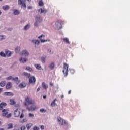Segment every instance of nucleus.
Listing matches in <instances>:
<instances>
[{
	"mask_svg": "<svg viewBox=\"0 0 130 130\" xmlns=\"http://www.w3.org/2000/svg\"><path fill=\"white\" fill-rule=\"evenodd\" d=\"M68 72H69V64H67V63H64L63 73L64 75V77L68 76Z\"/></svg>",
	"mask_w": 130,
	"mask_h": 130,
	"instance_id": "nucleus-1",
	"label": "nucleus"
},
{
	"mask_svg": "<svg viewBox=\"0 0 130 130\" xmlns=\"http://www.w3.org/2000/svg\"><path fill=\"white\" fill-rule=\"evenodd\" d=\"M57 120L58 122H60L59 124L60 125H68V122L66 121V120L61 119V118L58 117H57Z\"/></svg>",
	"mask_w": 130,
	"mask_h": 130,
	"instance_id": "nucleus-2",
	"label": "nucleus"
},
{
	"mask_svg": "<svg viewBox=\"0 0 130 130\" xmlns=\"http://www.w3.org/2000/svg\"><path fill=\"white\" fill-rule=\"evenodd\" d=\"M25 103H24V105H25V106H27V103H28V104H34V101H33V100L32 99H30V98L28 96L25 98Z\"/></svg>",
	"mask_w": 130,
	"mask_h": 130,
	"instance_id": "nucleus-3",
	"label": "nucleus"
},
{
	"mask_svg": "<svg viewBox=\"0 0 130 130\" xmlns=\"http://www.w3.org/2000/svg\"><path fill=\"white\" fill-rule=\"evenodd\" d=\"M36 19L37 20V21L34 23V26L37 27L38 26V23H40L41 22H42V18L40 17V16H36Z\"/></svg>",
	"mask_w": 130,
	"mask_h": 130,
	"instance_id": "nucleus-4",
	"label": "nucleus"
},
{
	"mask_svg": "<svg viewBox=\"0 0 130 130\" xmlns=\"http://www.w3.org/2000/svg\"><path fill=\"white\" fill-rule=\"evenodd\" d=\"M19 6H21L22 8H27L26 6V0H18Z\"/></svg>",
	"mask_w": 130,
	"mask_h": 130,
	"instance_id": "nucleus-5",
	"label": "nucleus"
},
{
	"mask_svg": "<svg viewBox=\"0 0 130 130\" xmlns=\"http://www.w3.org/2000/svg\"><path fill=\"white\" fill-rule=\"evenodd\" d=\"M55 26L58 30H59L62 28V26H61V23H60V21L57 20L56 22L55 23Z\"/></svg>",
	"mask_w": 130,
	"mask_h": 130,
	"instance_id": "nucleus-6",
	"label": "nucleus"
},
{
	"mask_svg": "<svg viewBox=\"0 0 130 130\" xmlns=\"http://www.w3.org/2000/svg\"><path fill=\"white\" fill-rule=\"evenodd\" d=\"M36 82V79L35 78V77L31 76L29 78V84H32V85H35Z\"/></svg>",
	"mask_w": 130,
	"mask_h": 130,
	"instance_id": "nucleus-7",
	"label": "nucleus"
},
{
	"mask_svg": "<svg viewBox=\"0 0 130 130\" xmlns=\"http://www.w3.org/2000/svg\"><path fill=\"white\" fill-rule=\"evenodd\" d=\"M8 113H9V109H4L2 110V116H6Z\"/></svg>",
	"mask_w": 130,
	"mask_h": 130,
	"instance_id": "nucleus-8",
	"label": "nucleus"
},
{
	"mask_svg": "<svg viewBox=\"0 0 130 130\" xmlns=\"http://www.w3.org/2000/svg\"><path fill=\"white\" fill-rule=\"evenodd\" d=\"M27 109L29 111H34V110H36L37 109V107L35 105H33L30 107H27Z\"/></svg>",
	"mask_w": 130,
	"mask_h": 130,
	"instance_id": "nucleus-9",
	"label": "nucleus"
},
{
	"mask_svg": "<svg viewBox=\"0 0 130 130\" xmlns=\"http://www.w3.org/2000/svg\"><path fill=\"white\" fill-rule=\"evenodd\" d=\"M20 112L17 109L15 111H14V115L15 117H19L20 116Z\"/></svg>",
	"mask_w": 130,
	"mask_h": 130,
	"instance_id": "nucleus-10",
	"label": "nucleus"
},
{
	"mask_svg": "<svg viewBox=\"0 0 130 130\" xmlns=\"http://www.w3.org/2000/svg\"><path fill=\"white\" fill-rule=\"evenodd\" d=\"M21 55H23L24 56H28L29 55V52H28L27 50H24L21 53Z\"/></svg>",
	"mask_w": 130,
	"mask_h": 130,
	"instance_id": "nucleus-11",
	"label": "nucleus"
},
{
	"mask_svg": "<svg viewBox=\"0 0 130 130\" xmlns=\"http://www.w3.org/2000/svg\"><path fill=\"white\" fill-rule=\"evenodd\" d=\"M38 13H40L41 14H42V13H43L44 14H45L47 13L48 10L46 9H42V8H41L38 10Z\"/></svg>",
	"mask_w": 130,
	"mask_h": 130,
	"instance_id": "nucleus-12",
	"label": "nucleus"
},
{
	"mask_svg": "<svg viewBox=\"0 0 130 130\" xmlns=\"http://www.w3.org/2000/svg\"><path fill=\"white\" fill-rule=\"evenodd\" d=\"M22 76H24V77H26V78H27V79H29V78H31V74L27 72H24L22 74Z\"/></svg>",
	"mask_w": 130,
	"mask_h": 130,
	"instance_id": "nucleus-13",
	"label": "nucleus"
},
{
	"mask_svg": "<svg viewBox=\"0 0 130 130\" xmlns=\"http://www.w3.org/2000/svg\"><path fill=\"white\" fill-rule=\"evenodd\" d=\"M26 86H27V84H26L25 82H23L19 84V87L22 89L23 88H25Z\"/></svg>",
	"mask_w": 130,
	"mask_h": 130,
	"instance_id": "nucleus-14",
	"label": "nucleus"
},
{
	"mask_svg": "<svg viewBox=\"0 0 130 130\" xmlns=\"http://www.w3.org/2000/svg\"><path fill=\"white\" fill-rule=\"evenodd\" d=\"M57 99H55L51 103V106H52V107H53L54 106H57V104H56L55 103V101H56Z\"/></svg>",
	"mask_w": 130,
	"mask_h": 130,
	"instance_id": "nucleus-15",
	"label": "nucleus"
},
{
	"mask_svg": "<svg viewBox=\"0 0 130 130\" xmlns=\"http://www.w3.org/2000/svg\"><path fill=\"white\" fill-rule=\"evenodd\" d=\"M6 89H7V90H9V89H11V88H12V83L11 82H8L6 86Z\"/></svg>",
	"mask_w": 130,
	"mask_h": 130,
	"instance_id": "nucleus-16",
	"label": "nucleus"
},
{
	"mask_svg": "<svg viewBox=\"0 0 130 130\" xmlns=\"http://www.w3.org/2000/svg\"><path fill=\"white\" fill-rule=\"evenodd\" d=\"M19 60L20 62H22V63H24V62H26V61H28V59L27 58H23L22 57L20 58Z\"/></svg>",
	"mask_w": 130,
	"mask_h": 130,
	"instance_id": "nucleus-17",
	"label": "nucleus"
},
{
	"mask_svg": "<svg viewBox=\"0 0 130 130\" xmlns=\"http://www.w3.org/2000/svg\"><path fill=\"white\" fill-rule=\"evenodd\" d=\"M44 35L43 34L41 35V36H39L38 37V38H40V40H41V42H46V41H47V40H42L41 39L42 37H44Z\"/></svg>",
	"mask_w": 130,
	"mask_h": 130,
	"instance_id": "nucleus-18",
	"label": "nucleus"
},
{
	"mask_svg": "<svg viewBox=\"0 0 130 130\" xmlns=\"http://www.w3.org/2000/svg\"><path fill=\"white\" fill-rule=\"evenodd\" d=\"M10 105H15L16 104V101H15V99H12L10 100Z\"/></svg>",
	"mask_w": 130,
	"mask_h": 130,
	"instance_id": "nucleus-19",
	"label": "nucleus"
},
{
	"mask_svg": "<svg viewBox=\"0 0 130 130\" xmlns=\"http://www.w3.org/2000/svg\"><path fill=\"white\" fill-rule=\"evenodd\" d=\"M4 95L5 96H14V93H12V92H4Z\"/></svg>",
	"mask_w": 130,
	"mask_h": 130,
	"instance_id": "nucleus-20",
	"label": "nucleus"
},
{
	"mask_svg": "<svg viewBox=\"0 0 130 130\" xmlns=\"http://www.w3.org/2000/svg\"><path fill=\"white\" fill-rule=\"evenodd\" d=\"M32 126H33V123H30L27 124L26 125L27 129V130L30 129V128H31V127H32Z\"/></svg>",
	"mask_w": 130,
	"mask_h": 130,
	"instance_id": "nucleus-21",
	"label": "nucleus"
},
{
	"mask_svg": "<svg viewBox=\"0 0 130 130\" xmlns=\"http://www.w3.org/2000/svg\"><path fill=\"white\" fill-rule=\"evenodd\" d=\"M42 87L43 88H44V89H45V90H46V89H47L48 88V85L46 84H45V82H43L42 83Z\"/></svg>",
	"mask_w": 130,
	"mask_h": 130,
	"instance_id": "nucleus-22",
	"label": "nucleus"
},
{
	"mask_svg": "<svg viewBox=\"0 0 130 130\" xmlns=\"http://www.w3.org/2000/svg\"><path fill=\"white\" fill-rule=\"evenodd\" d=\"M13 14L15 15H19L20 14V11L17 9H14Z\"/></svg>",
	"mask_w": 130,
	"mask_h": 130,
	"instance_id": "nucleus-23",
	"label": "nucleus"
},
{
	"mask_svg": "<svg viewBox=\"0 0 130 130\" xmlns=\"http://www.w3.org/2000/svg\"><path fill=\"white\" fill-rule=\"evenodd\" d=\"M35 67L37 70H41V66L39 64H35Z\"/></svg>",
	"mask_w": 130,
	"mask_h": 130,
	"instance_id": "nucleus-24",
	"label": "nucleus"
},
{
	"mask_svg": "<svg viewBox=\"0 0 130 130\" xmlns=\"http://www.w3.org/2000/svg\"><path fill=\"white\" fill-rule=\"evenodd\" d=\"M49 69L52 70V69L54 68V62H52L51 63L49 66Z\"/></svg>",
	"mask_w": 130,
	"mask_h": 130,
	"instance_id": "nucleus-25",
	"label": "nucleus"
},
{
	"mask_svg": "<svg viewBox=\"0 0 130 130\" xmlns=\"http://www.w3.org/2000/svg\"><path fill=\"white\" fill-rule=\"evenodd\" d=\"M8 129H12V128H13V125L12 123H9L8 125Z\"/></svg>",
	"mask_w": 130,
	"mask_h": 130,
	"instance_id": "nucleus-26",
	"label": "nucleus"
},
{
	"mask_svg": "<svg viewBox=\"0 0 130 130\" xmlns=\"http://www.w3.org/2000/svg\"><path fill=\"white\" fill-rule=\"evenodd\" d=\"M5 86H6V81H1L0 82V86L5 87Z\"/></svg>",
	"mask_w": 130,
	"mask_h": 130,
	"instance_id": "nucleus-27",
	"label": "nucleus"
},
{
	"mask_svg": "<svg viewBox=\"0 0 130 130\" xmlns=\"http://www.w3.org/2000/svg\"><path fill=\"white\" fill-rule=\"evenodd\" d=\"M3 9L4 10H9L10 9V6L9 5H5L3 7Z\"/></svg>",
	"mask_w": 130,
	"mask_h": 130,
	"instance_id": "nucleus-28",
	"label": "nucleus"
},
{
	"mask_svg": "<svg viewBox=\"0 0 130 130\" xmlns=\"http://www.w3.org/2000/svg\"><path fill=\"white\" fill-rule=\"evenodd\" d=\"M63 41L66 42V43H68V44H70V41L69 40V39L68 38H65L63 39Z\"/></svg>",
	"mask_w": 130,
	"mask_h": 130,
	"instance_id": "nucleus-29",
	"label": "nucleus"
},
{
	"mask_svg": "<svg viewBox=\"0 0 130 130\" xmlns=\"http://www.w3.org/2000/svg\"><path fill=\"white\" fill-rule=\"evenodd\" d=\"M6 54L7 56H11V55H12V53L10 51H6Z\"/></svg>",
	"mask_w": 130,
	"mask_h": 130,
	"instance_id": "nucleus-30",
	"label": "nucleus"
},
{
	"mask_svg": "<svg viewBox=\"0 0 130 130\" xmlns=\"http://www.w3.org/2000/svg\"><path fill=\"white\" fill-rule=\"evenodd\" d=\"M12 81H14L15 83H18L19 82V78L18 77L13 78Z\"/></svg>",
	"mask_w": 130,
	"mask_h": 130,
	"instance_id": "nucleus-31",
	"label": "nucleus"
},
{
	"mask_svg": "<svg viewBox=\"0 0 130 130\" xmlns=\"http://www.w3.org/2000/svg\"><path fill=\"white\" fill-rule=\"evenodd\" d=\"M26 70H27V71H28V72H33V69L30 67H27Z\"/></svg>",
	"mask_w": 130,
	"mask_h": 130,
	"instance_id": "nucleus-32",
	"label": "nucleus"
},
{
	"mask_svg": "<svg viewBox=\"0 0 130 130\" xmlns=\"http://www.w3.org/2000/svg\"><path fill=\"white\" fill-rule=\"evenodd\" d=\"M44 4L43 3V1L42 0H41L39 2V6L40 7H42V6H44Z\"/></svg>",
	"mask_w": 130,
	"mask_h": 130,
	"instance_id": "nucleus-33",
	"label": "nucleus"
},
{
	"mask_svg": "<svg viewBox=\"0 0 130 130\" xmlns=\"http://www.w3.org/2000/svg\"><path fill=\"white\" fill-rule=\"evenodd\" d=\"M32 42L34 43H35V44H37V45L39 44V43H40V41L37 40H32Z\"/></svg>",
	"mask_w": 130,
	"mask_h": 130,
	"instance_id": "nucleus-34",
	"label": "nucleus"
},
{
	"mask_svg": "<svg viewBox=\"0 0 130 130\" xmlns=\"http://www.w3.org/2000/svg\"><path fill=\"white\" fill-rule=\"evenodd\" d=\"M21 50V48L20 47H17L15 48V52H19Z\"/></svg>",
	"mask_w": 130,
	"mask_h": 130,
	"instance_id": "nucleus-35",
	"label": "nucleus"
},
{
	"mask_svg": "<svg viewBox=\"0 0 130 130\" xmlns=\"http://www.w3.org/2000/svg\"><path fill=\"white\" fill-rule=\"evenodd\" d=\"M30 28V24H27L25 27H24V30H28V29Z\"/></svg>",
	"mask_w": 130,
	"mask_h": 130,
	"instance_id": "nucleus-36",
	"label": "nucleus"
},
{
	"mask_svg": "<svg viewBox=\"0 0 130 130\" xmlns=\"http://www.w3.org/2000/svg\"><path fill=\"white\" fill-rule=\"evenodd\" d=\"M0 55H1V56H3V57H6V54H5V53H4V52H1Z\"/></svg>",
	"mask_w": 130,
	"mask_h": 130,
	"instance_id": "nucleus-37",
	"label": "nucleus"
},
{
	"mask_svg": "<svg viewBox=\"0 0 130 130\" xmlns=\"http://www.w3.org/2000/svg\"><path fill=\"white\" fill-rule=\"evenodd\" d=\"M0 105H2L3 107H5V106H7V103L5 102H2L0 104Z\"/></svg>",
	"mask_w": 130,
	"mask_h": 130,
	"instance_id": "nucleus-38",
	"label": "nucleus"
},
{
	"mask_svg": "<svg viewBox=\"0 0 130 130\" xmlns=\"http://www.w3.org/2000/svg\"><path fill=\"white\" fill-rule=\"evenodd\" d=\"M13 76H10L6 78V79L8 80V81H9L10 80H13Z\"/></svg>",
	"mask_w": 130,
	"mask_h": 130,
	"instance_id": "nucleus-39",
	"label": "nucleus"
},
{
	"mask_svg": "<svg viewBox=\"0 0 130 130\" xmlns=\"http://www.w3.org/2000/svg\"><path fill=\"white\" fill-rule=\"evenodd\" d=\"M40 112H42V113H43L44 112H46V110L44 109L43 108H42L40 110Z\"/></svg>",
	"mask_w": 130,
	"mask_h": 130,
	"instance_id": "nucleus-40",
	"label": "nucleus"
},
{
	"mask_svg": "<svg viewBox=\"0 0 130 130\" xmlns=\"http://www.w3.org/2000/svg\"><path fill=\"white\" fill-rule=\"evenodd\" d=\"M41 60H42V62L43 63H44V62H45V57H42L41 58Z\"/></svg>",
	"mask_w": 130,
	"mask_h": 130,
	"instance_id": "nucleus-41",
	"label": "nucleus"
},
{
	"mask_svg": "<svg viewBox=\"0 0 130 130\" xmlns=\"http://www.w3.org/2000/svg\"><path fill=\"white\" fill-rule=\"evenodd\" d=\"M11 116H12L11 113H9L7 115H6L7 118H10V117H11Z\"/></svg>",
	"mask_w": 130,
	"mask_h": 130,
	"instance_id": "nucleus-42",
	"label": "nucleus"
},
{
	"mask_svg": "<svg viewBox=\"0 0 130 130\" xmlns=\"http://www.w3.org/2000/svg\"><path fill=\"white\" fill-rule=\"evenodd\" d=\"M33 130H39V127L36 126H35L33 128Z\"/></svg>",
	"mask_w": 130,
	"mask_h": 130,
	"instance_id": "nucleus-43",
	"label": "nucleus"
},
{
	"mask_svg": "<svg viewBox=\"0 0 130 130\" xmlns=\"http://www.w3.org/2000/svg\"><path fill=\"white\" fill-rule=\"evenodd\" d=\"M29 117H34V114L32 113H29L28 115Z\"/></svg>",
	"mask_w": 130,
	"mask_h": 130,
	"instance_id": "nucleus-44",
	"label": "nucleus"
},
{
	"mask_svg": "<svg viewBox=\"0 0 130 130\" xmlns=\"http://www.w3.org/2000/svg\"><path fill=\"white\" fill-rule=\"evenodd\" d=\"M25 129H26V127L25 126H22L20 128V130H25Z\"/></svg>",
	"mask_w": 130,
	"mask_h": 130,
	"instance_id": "nucleus-45",
	"label": "nucleus"
},
{
	"mask_svg": "<svg viewBox=\"0 0 130 130\" xmlns=\"http://www.w3.org/2000/svg\"><path fill=\"white\" fill-rule=\"evenodd\" d=\"M24 116H25V115L23 114V113H22L20 116V118H23V117H24Z\"/></svg>",
	"mask_w": 130,
	"mask_h": 130,
	"instance_id": "nucleus-46",
	"label": "nucleus"
},
{
	"mask_svg": "<svg viewBox=\"0 0 130 130\" xmlns=\"http://www.w3.org/2000/svg\"><path fill=\"white\" fill-rule=\"evenodd\" d=\"M4 109V107L0 105V110H3Z\"/></svg>",
	"mask_w": 130,
	"mask_h": 130,
	"instance_id": "nucleus-47",
	"label": "nucleus"
},
{
	"mask_svg": "<svg viewBox=\"0 0 130 130\" xmlns=\"http://www.w3.org/2000/svg\"><path fill=\"white\" fill-rule=\"evenodd\" d=\"M70 72H71V74H74L75 71L73 69H71Z\"/></svg>",
	"mask_w": 130,
	"mask_h": 130,
	"instance_id": "nucleus-48",
	"label": "nucleus"
},
{
	"mask_svg": "<svg viewBox=\"0 0 130 130\" xmlns=\"http://www.w3.org/2000/svg\"><path fill=\"white\" fill-rule=\"evenodd\" d=\"M40 127H41V129L42 130L44 129V125H41V126H40Z\"/></svg>",
	"mask_w": 130,
	"mask_h": 130,
	"instance_id": "nucleus-49",
	"label": "nucleus"
},
{
	"mask_svg": "<svg viewBox=\"0 0 130 130\" xmlns=\"http://www.w3.org/2000/svg\"><path fill=\"white\" fill-rule=\"evenodd\" d=\"M48 51H49V53H50V54H52L53 53V52H51V49H48Z\"/></svg>",
	"mask_w": 130,
	"mask_h": 130,
	"instance_id": "nucleus-50",
	"label": "nucleus"
},
{
	"mask_svg": "<svg viewBox=\"0 0 130 130\" xmlns=\"http://www.w3.org/2000/svg\"><path fill=\"white\" fill-rule=\"evenodd\" d=\"M50 86H51V87L53 86V83L51 82H50Z\"/></svg>",
	"mask_w": 130,
	"mask_h": 130,
	"instance_id": "nucleus-51",
	"label": "nucleus"
},
{
	"mask_svg": "<svg viewBox=\"0 0 130 130\" xmlns=\"http://www.w3.org/2000/svg\"><path fill=\"white\" fill-rule=\"evenodd\" d=\"M27 9H28V10H30V9H32V6H28V7H27Z\"/></svg>",
	"mask_w": 130,
	"mask_h": 130,
	"instance_id": "nucleus-52",
	"label": "nucleus"
},
{
	"mask_svg": "<svg viewBox=\"0 0 130 130\" xmlns=\"http://www.w3.org/2000/svg\"><path fill=\"white\" fill-rule=\"evenodd\" d=\"M37 92H39V91H40V88L39 87L37 89Z\"/></svg>",
	"mask_w": 130,
	"mask_h": 130,
	"instance_id": "nucleus-53",
	"label": "nucleus"
},
{
	"mask_svg": "<svg viewBox=\"0 0 130 130\" xmlns=\"http://www.w3.org/2000/svg\"><path fill=\"white\" fill-rule=\"evenodd\" d=\"M71 92H72L71 90H69V91H68V94H69V95H70V94H71Z\"/></svg>",
	"mask_w": 130,
	"mask_h": 130,
	"instance_id": "nucleus-54",
	"label": "nucleus"
},
{
	"mask_svg": "<svg viewBox=\"0 0 130 130\" xmlns=\"http://www.w3.org/2000/svg\"><path fill=\"white\" fill-rule=\"evenodd\" d=\"M3 92V88H0V94Z\"/></svg>",
	"mask_w": 130,
	"mask_h": 130,
	"instance_id": "nucleus-55",
	"label": "nucleus"
},
{
	"mask_svg": "<svg viewBox=\"0 0 130 130\" xmlns=\"http://www.w3.org/2000/svg\"><path fill=\"white\" fill-rule=\"evenodd\" d=\"M43 98H44V99H45L46 98V95H44Z\"/></svg>",
	"mask_w": 130,
	"mask_h": 130,
	"instance_id": "nucleus-56",
	"label": "nucleus"
},
{
	"mask_svg": "<svg viewBox=\"0 0 130 130\" xmlns=\"http://www.w3.org/2000/svg\"><path fill=\"white\" fill-rule=\"evenodd\" d=\"M64 97V96L63 95H62L61 96V98H63Z\"/></svg>",
	"mask_w": 130,
	"mask_h": 130,
	"instance_id": "nucleus-57",
	"label": "nucleus"
},
{
	"mask_svg": "<svg viewBox=\"0 0 130 130\" xmlns=\"http://www.w3.org/2000/svg\"><path fill=\"white\" fill-rule=\"evenodd\" d=\"M3 122H2L1 121H0V125H2Z\"/></svg>",
	"mask_w": 130,
	"mask_h": 130,
	"instance_id": "nucleus-58",
	"label": "nucleus"
},
{
	"mask_svg": "<svg viewBox=\"0 0 130 130\" xmlns=\"http://www.w3.org/2000/svg\"><path fill=\"white\" fill-rule=\"evenodd\" d=\"M0 130H5V129L2 128H0Z\"/></svg>",
	"mask_w": 130,
	"mask_h": 130,
	"instance_id": "nucleus-59",
	"label": "nucleus"
},
{
	"mask_svg": "<svg viewBox=\"0 0 130 130\" xmlns=\"http://www.w3.org/2000/svg\"><path fill=\"white\" fill-rule=\"evenodd\" d=\"M25 120H23V121H21V122H25Z\"/></svg>",
	"mask_w": 130,
	"mask_h": 130,
	"instance_id": "nucleus-60",
	"label": "nucleus"
},
{
	"mask_svg": "<svg viewBox=\"0 0 130 130\" xmlns=\"http://www.w3.org/2000/svg\"><path fill=\"white\" fill-rule=\"evenodd\" d=\"M2 14V11L0 10V15Z\"/></svg>",
	"mask_w": 130,
	"mask_h": 130,
	"instance_id": "nucleus-61",
	"label": "nucleus"
},
{
	"mask_svg": "<svg viewBox=\"0 0 130 130\" xmlns=\"http://www.w3.org/2000/svg\"><path fill=\"white\" fill-rule=\"evenodd\" d=\"M28 2H31V0H27Z\"/></svg>",
	"mask_w": 130,
	"mask_h": 130,
	"instance_id": "nucleus-62",
	"label": "nucleus"
},
{
	"mask_svg": "<svg viewBox=\"0 0 130 130\" xmlns=\"http://www.w3.org/2000/svg\"><path fill=\"white\" fill-rule=\"evenodd\" d=\"M0 37H3V36H1Z\"/></svg>",
	"mask_w": 130,
	"mask_h": 130,
	"instance_id": "nucleus-63",
	"label": "nucleus"
},
{
	"mask_svg": "<svg viewBox=\"0 0 130 130\" xmlns=\"http://www.w3.org/2000/svg\"><path fill=\"white\" fill-rule=\"evenodd\" d=\"M2 1H3V0H0V2H2Z\"/></svg>",
	"mask_w": 130,
	"mask_h": 130,
	"instance_id": "nucleus-64",
	"label": "nucleus"
}]
</instances>
